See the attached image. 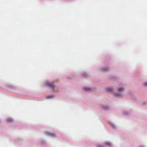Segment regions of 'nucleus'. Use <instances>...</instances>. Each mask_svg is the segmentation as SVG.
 <instances>
[{"label": "nucleus", "mask_w": 147, "mask_h": 147, "mask_svg": "<svg viewBox=\"0 0 147 147\" xmlns=\"http://www.w3.org/2000/svg\"><path fill=\"white\" fill-rule=\"evenodd\" d=\"M53 134H51V135H53Z\"/></svg>", "instance_id": "obj_13"}, {"label": "nucleus", "mask_w": 147, "mask_h": 147, "mask_svg": "<svg viewBox=\"0 0 147 147\" xmlns=\"http://www.w3.org/2000/svg\"><path fill=\"white\" fill-rule=\"evenodd\" d=\"M118 90L119 91H121L124 90V88H120L118 89Z\"/></svg>", "instance_id": "obj_6"}, {"label": "nucleus", "mask_w": 147, "mask_h": 147, "mask_svg": "<svg viewBox=\"0 0 147 147\" xmlns=\"http://www.w3.org/2000/svg\"><path fill=\"white\" fill-rule=\"evenodd\" d=\"M107 70H103V71H106Z\"/></svg>", "instance_id": "obj_12"}, {"label": "nucleus", "mask_w": 147, "mask_h": 147, "mask_svg": "<svg viewBox=\"0 0 147 147\" xmlns=\"http://www.w3.org/2000/svg\"><path fill=\"white\" fill-rule=\"evenodd\" d=\"M6 120H7V122H11L12 121V119L11 118H7V119Z\"/></svg>", "instance_id": "obj_3"}, {"label": "nucleus", "mask_w": 147, "mask_h": 147, "mask_svg": "<svg viewBox=\"0 0 147 147\" xmlns=\"http://www.w3.org/2000/svg\"><path fill=\"white\" fill-rule=\"evenodd\" d=\"M83 89L84 90L86 91H89L91 90V89L90 88H87L85 87L83 88Z\"/></svg>", "instance_id": "obj_2"}, {"label": "nucleus", "mask_w": 147, "mask_h": 147, "mask_svg": "<svg viewBox=\"0 0 147 147\" xmlns=\"http://www.w3.org/2000/svg\"><path fill=\"white\" fill-rule=\"evenodd\" d=\"M107 90L108 91L112 92V89L111 88H109L107 89Z\"/></svg>", "instance_id": "obj_5"}, {"label": "nucleus", "mask_w": 147, "mask_h": 147, "mask_svg": "<svg viewBox=\"0 0 147 147\" xmlns=\"http://www.w3.org/2000/svg\"><path fill=\"white\" fill-rule=\"evenodd\" d=\"M103 108L104 109H108V107H103Z\"/></svg>", "instance_id": "obj_11"}, {"label": "nucleus", "mask_w": 147, "mask_h": 147, "mask_svg": "<svg viewBox=\"0 0 147 147\" xmlns=\"http://www.w3.org/2000/svg\"><path fill=\"white\" fill-rule=\"evenodd\" d=\"M116 95L118 96H120V94H117Z\"/></svg>", "instance_id": "obj_10"}, {"label": "nucleus", "mask_w": 147, "mask_h": 147, "mask_svg": "<svg viewBox=\"0 0 147 147\" xmlns=\"http://www.w3.org/2000/svg\"><path fill=\"white\" fill-rule=\"evenodd\" d=\"M97 147H102V145H98L97 146Z\"/></svg>", "instance_id": "obj_9"}, {"label": "nucleus", "mask_w": 147, "mask_h": 147, "mask_svg": "<svg viewBox=\"0 0 147 147\" xmlns=\"http://www.w3.org/2000/svg\"><path fill=\"white\" fill-rule=\"evenodd\" d=\"M45 84L46 86L49 87L51 88H54L55 87L53 83H50L48 81H46Z\"/></svg>", "instance_id": "obj_1"}, {"label": "nucleus", "mask_w": 147, "mask_h": 147, "mask_svg": "<svg viewBox=\"0 0 147 147\" xmlns=\"http://www.w3.org/2000/svg\"><path fill=\"white\" fill-rule=\"evenodd\" d=\"M143 84L144 86H147V82L144 83Z\"/></svg>", "instance_id": "obj_8"}, {"label": "nucleus", "mask_w": 147, "mask_h": 147, "mask_svg": "<svg viewBox=\"0 0 147 147\" xmlns=\"http://www.w3.org/2000/svg\"><path fill=\"white\" fill-rule=\"evenodd\" d=\"M54 97V96L53 95H49L47 97V98H53Z\"/></svg>", "instance_id": "obj_7"}, {"label": "nucleus", "mask_w": 147, "mask_h": 147, "mask_svg": "<svg viewBox=\"0 0 147 147\" xmlns=\"http://www.w3.org/2000/svg\"><path fill=\"white\" fill-rule=\"evenodd\" d=\"M105 144L106 145H107L109 146H111V143L110 142H106Z\"/></svg>", "instance_id": "obj_4"}]
</instances>
